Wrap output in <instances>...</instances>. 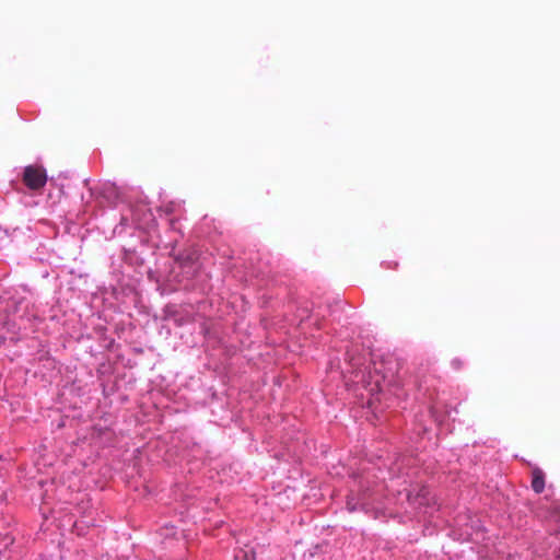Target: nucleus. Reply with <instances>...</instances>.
<instances>
[{
	"instance_id": "f257e3e1",
	"label": "nucleus",
	"mask_w": 560,
	"mask_h": 560,
	"mask_svg": "<svg viewBox=\"0 0 560 560\" xmlns=\"http://www.w3.org/2000/svg\"><path fill=\"white\" fill-rule=\"evenodd\" d=\"M23 182L32 190H38L46 185L47 174L43 166L28 165L24 168Z\"/></svg>"
},
{
	"instance_id": "f03ea898",
	"label": "nucleus",
	"mask_w": 560,
	"mask_h": 560,
	"mask_svg": "<svg viewBox=\"0 0 560 560\" xmlns=\"http://www.w3.org/2000/svg\"><path fill=\"white\" fill-rule=\"evenodd\" d=\"M432 499L425 486L416 485L407 491V500L415 506L430 505Z\"/></svg>"
},
{
	"instance_id": "7ed1b4c3",
	"label": "nucleus",
	"mask_w": 560,
	"mask_h": 560,
	"mask_svg": "<svg viewBox=\"0 0 560 560\" xmlns=\"http://www.w3.org/2000/svg\"><path fill=\"white\" fill-rule=\"evenodd\" d=\"M532 489L536 493H541L545 490V474L539 467L532 469Z\"/></svg>"
},
{
	"instance_id": "20e7f679",
	"label": "nucleus",
	"mask_w": 560,
	"mask_h": 560,
	"mask_svg": "<svg viewBox=\"0 0 560 560\" xmlns=\"http://www.w3.org/2000/svg\"><path fill=\"white\" fill-rule=\"evenodd\" d=\"M234 560H256V553L253 548L240 549L234 555Z\"/></svg>"
},
{
	"instance_id": "39448f33",
	"label": "nucleus",
	"mask_w": 560,
	"mask_h": 560,
	"mask_svg": "<svg viewBox=\"0 0 560 560\" xmlns=\"http://www.w3.org/2000/svg\"><path fill=\"white\" fill-rule=\"evenodd\" d=\"M175 206H176V205H175L174 202H170V203L165 205L162 209H163L167 214H170V213H172V212L174 211Z\"/></svg>"
}]
</instances>
